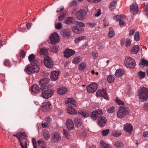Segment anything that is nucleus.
<instances>
[{
	"label": "nucleus",
	"instance_id": "7",
	"mask_svg": "<svg viewBox=\"0 0 148 148\" xmlns=\"http://www.w3.org/2000/svg\"><path fill=\"white\" fill-rule=\"evenodd\" d=\"M96 95L97 97L101 96L103 97L107 100H109V98L107 93L106 89L103 88L102 90H98L96 92Z\"/></svg>",
	"mask_w": 148,
	"mask_h": 148
},
{
	"label": "nucleus",
	"instance_id": "37",
	"mask_svg": "<svg viewBox=\"0 0 148 148\" xmlns=\"http://www.w3.org/2000/svg\"><path fill=\"white\" fill-rule=\"evenodd\" d=\"M139 50V47L138 45H134L132 50V53L134 54H136Z\"/></svg>",
	"mask_w": 148,
	"mask_h": 148
},
{
	"label": "nucleus",
	"instance_id": "12",
	"mask_svg": "<svg viewBox=\"0 0 148 148\" xmlns=\"http://www.w3.org/2000/svg\"><path fill=\"white\" fill-rule=\"evenodd\" d=\"M102 114V111L101 110L98 109L92 112L90 115L91 118L94 120H96L99 117V115Z\"/></svg>",
	"mask_w": 148,
	"mask_h": 148
},
{
	"label": "nucleus",
	"instance_id": "11",
	"mask_svg": "<svg viewBox=\"0 0 148 148\" xmlns=\"http://www.w3.org/2000/svg\"><path fill=\"white\" fill-rule=\"evenodd\" d=\"M60 134L58 132L53 133L52 134L51 140L53 143H56L60 140L61 139Z\"/></svg>",
	"mask_w": 148,
	"mask_h": 148
},
{
	"label": "nucleus",
	"instance_id": "34",
	"mask_svg": "<svg viewBox=\"0 0 148 148\" xmlns=\"http://www.w3.org/2000/svg\"><path fill=\"white\" fill-rule=\"evenodd\" d=\"M116 4V1H114L110 3L109 5V7L110 10H112L115 9Z\"/></svg>",
	"mask_w": 148,
	"mask_h": 148
},
{
	"label": "nucleus",
	"instance_id": "17",
	"mask_svg": "<svg viewBox=\"0 0 148 148\" xmlns=\"http://www.w3.org/2000/svg\"><path fill=\"white\" fill-rule=\"evenodd\" d=\"M50 80L49 78H45L43 79L40 80L39 82V84L44 89H45V86L49 82Z\"/></svg>",
	"mask_w": 148,
	"mask_h": 148
},
{
	"label": "nucleus",
	"instance_id": "19",
	"mask_svg": "<svg viewBox=\"0 0 148 148\" xmlns=\"http://www.w3.org/2000/svg\"><path fill=\"white\" fill-rule=\"evenodd\" d=\"M59 72L57 71L52 72L51 74L50 78L52 81H56L58 78Z\"/></svg>",
	"mask_w": 148,
	"mask_h": 148
},
{
	"label": "nucleus",
	"instance_id": "25",
	"mask_svg": "<svg viewBox=\"0 0 148 148\" xmlns=\"http://www.w3.org/2000/svg\"><path fill=\"white\" fill-rule=\"evenodd\" d=\"M65 102L66 104H72L74 107L76 106V102L74 99L73 98H69L66 99Z\"/></svg>",
	"mask_w": 148,
	"mask_h": 148
},
{
	"label": "nucleus",
	"instance_id": "13",
	"mask_svg": "<svg viewBox=\"0 0 148 148\" xmlns=\"http://www.w3.org/2000/svg\"><path fill=\"white\" fill-rule=\"evenodd\" d=\"M98 122L99 125L101 127H103L106 123V119L104 116H99L98 117Z\"/></svg>",
	"mask_w": 148,
	"mask_h": 148
},
{
	"label": "nucleus",
	"instance_id": "46",
	"mask_svg": "<svg viewBox=\"0 0 148 148\" xmlns=\"http://www.w3.org/2000/svg\"><path fill=\"white\" fill-rule=\"evenodd\" d=\"M114 79V77L112 75H110L108 77L107 80L108 82L110 83H111L113 82Z\"/></svg>",
	"mask_w": 148,
	"mask_h": 148
},
{
	"label": "nucleus",
	"instance_id": "5",
	"mask_svg": "<svg viewBox=\"0 0 148 148\" xmlns=\"http://www.w3.org/2000/svg\"><path fill=\"white\" fill-rule=\"evenodd\" d=\"M54 91L53 90L48 88L43 90L41 95L43 98L48 99L51 97L54 94Z\"/></svg>",
	"mask_w": 148,
	"mask_h": 148
},
{
	"label": "nucleus",
	"instance_id": "49",
	"mask_svg": "<svg viewBox=\"0 0 148 148\" xmlns=\"http://www.w3.org/2000/svg\"><path fill=\"white\" fill-rule=\"evenodd\" d=\"M64 134L66 137L68 139H69L70 138V135L68 132L64 130H63Z\"/></svg>",
	"mask_w": 148,
	"mask_h": 148
},
{
	"label": "nucleus",
	"instance_id": "48",
	"mask_svg": "<svg viewBox=\"0 0 148 148\" xmlns=\"http://www.w3.org/2000/svg\"><path fill=\"white\" fill-rule=\"evenodd\" d=\"M115 110V108L113 106L109 107L107 110L108 112L109 113H113Z\"/></svg>",
	"mask_w": 148,
	"mask_h": 148
},
{
	"label": "nucleus",
	"instance_id": "22",
	"mask_svg": "<svg viewBox=\"0 0 148 148\" xmlns=\"http://www.w3.org/2000/svg\"><path fill=\"white\" fill-rule=\"evenodd\" d=\"M64 21L67 25L73 24L75 23V18L73 17H68L65 19Z\"/></svg>",
	"mask_w": 148,
	"mask_h": 148
},
{
	"label": "nucleus",
	"instance_id": "44",
	"mask_svg": "<svg viewBox=\"0 0 148 148\" xmlns=\"http://www.w3.org/2000/svg\"><path fill=\"white\" fill-rule=\"evenodd\" d=\"M19 134V135L20 136V139H21V140H23V139H24L26 137V134L24 132H18Z\"/></svg>",
	"mask_w": 148,
	"mask_h": 148
},
{
	"label": "nucleus",
	"instance_id": "64",
	"mask_svg": "<svg viewBox=\"0 0 148 148\" xmlns=\"http://www.w3.org/2000/svg\"><path fill=\"white\" fill-rule=\"evenodd\" d=\"M134 10L135 14H136V13H137V12H138V6L137 4H135L134 5Z\"/></svg>",
	"mask_w": 148,
	"mask_h": 148
},
{
	"label": "nucleus",
	"instance_id": "59",
	"mask_svg": "<svg viewBox=\"0 0 148 148\" xmlns=\"http://www.w3.org/2000/svg\"><path fill=\"white\" fill-rule=\"evenodd\" d=\"M77 4V2L73 0L71 1L69 4V6H75Z\"/></svg>",
	"mask_w": 148,
	"mask_h": 148
},
{
	"label": "nucleus",
	"instance_id": "10",
	"mask_svg": "<svg viewBox=\"0 0 148 148\" xmlns=\"http://www.w3.org/2000/svg\"><path fill=\"white\" fill-rule=\"evenodd\" d=\"M97 84L96 83H93L88 85L87 88V90L88 92H93L97 90Z\"/></svg>",
	"mask_w": 148,
	"mask_h": 148
},
{
	"label": "nucleus",
	"instance_id": "6",
	"mask_svg": "<svg viewBox=\"0 0 148 148\" xmlns=\"http://www.w3.org/2000/svg\"><path fill=\"white\" fill-rule=\"evenodd\" d=\"M50 43L55 44L58 43L59 41V37L58 34L56 32L52 33L49 37Z\"/></svg>",
	"mask_w": 148,
	"mask_h": 148
},
{
	"label": "nucleus",
	"instance_id": "43",
	"mask_svg": "<svg viewBox=\"0 0 148 148\" xmlns=\"http://www.w3.org/2000/svg\"><path fill=\"white\" fill-rule=\"evenodd\" d=\"M81 59L79 56H78L74 58L72 61L73 63L77 64L79 63L81 61Z\"/></svg>",
	"mask_w": 148,
	"mask_h": 148
},
{
	"label": "nucleus",
	"instance_id": "61",
	"mask_svg": "<svg viewBox=\"0 0 148 148\" xmlns=\"http://www.w3.org/2000/svg\"><path fill=\"white\" fill-rule=\"evenodd\" d=\"M131 41L130 39H127L126 43L125 46L126 47L130 46L131 43Z\"/></svg>",
	"mask_w": 148,
	"mask_h": 148
},
{
	"label": "nucleus",
	"instance_id": "8",
	"mask_svg": "<svg viewBox=\"0 0 148 148\" xmlns=\"http://www.w3.org/2000/svg\"><path fill=\"white\" fill-rule=\"evenodd\" d=\"M44 64L47 68L51 69L53 66V63L51 58L47 56L44 59Z\"/></svg>",
	"mask_w": 148,
	"mask_h": 148
},
{
	"label": "nucleus",
	"instance_id": "52",
	"mask_svg": "<svg viewBox=\"0 0 148 148\" xmlns=\"http://www.w3.org/2000/svg\"><path fill=\"white\" fill-rule=\"evenodd\" d=\"M115 101L119 105H124V103L123 102L117 98H116Z\"/></svg>",
	"mask_w": 148,
	"mask_h": 148
},
{
	"label": "nucleus",
	"instance_id": "2",
	"mask_svg": "<svg viewBox=\"0 0 148 148\" xmlns=\"http://www.w3.org/2000/svg\"><path fill=\"white\" fill-rule=\"evenodd\" d=\"M124 64L127 68L130 69L133 68L136 65L134 60L130 57L125 58Z\"/></svg>",
	"mask_w": 148,
	"mask_h": 148
},
{
	"label": "nucleus",
	"instance_id": "36",
	"mask_svg": "<svg viewBox=\"0 0 148 148\" xmlns=\"http://www.w3.org/2000/svg\"><path fill=\"white\" fill-rule=\"evenodd\" d=\"M86 66V64L85 63H82L79 65L78 66V69L80 71L83 70L85 69Z\"/></svg>",
	"mask_w": 148,
	"mask_h": 148
},
{
	"label": "nucleus",
	"instance_id": "29",
	"mask_svg": "<svg viewBox=\"0 0 148 148\" xmlns=\"http://www.w3.org/2000/svg\"><path fill=\"white\" fill-rule=\"evenodd\" d=\"M140 65H142V67H144V66H148V60H145L144 58H142L140 61V62L139 63Z\"/></svg>",
	"mask_w": 148,
	"mask_h": 148
},
{
	"label": "nucleus",
	"instance_id": "28",
	"mask_svg": "<svg viewBox=\"0 0 148 148\" xmlns=\"http://www.w3.org/2000/svg\"><path fill=\"white\" fill-rule=\"evenodd\" d=\"M78 114H79L81 115L82 117L84 118L88 116L89 115V114L88 112H87L86 111L81 110L79 111Z\"/></svg>",
	"mask_w": 148,
	"mask_h": 148
},
{
	"label": "nucleus",
	"instance_id": "55",
	"mask_svg": "<svg viewBox=\"0 0 148 148\" xmlns=\"http://www.w3.org/2000/svg\"><path fill=\"white\" fill-rule=\"evenodd\" d=\"M32 143L33 146L34 148H37V145L36 140L34 138H33L32 140Z\"/></svg>",
	"mask_w": 148,
	"mask_h": 148
},
{
	"label": "nucleus",
	"instance_id": "39",
	"mask_svg": "<svg viewBox=\"0 0 148 148\" xmlns=\"http://www.w3.org/2000/svg\"><path fill=\"white\" fill-rule=\"evenodd\" d=\"M100 143L101 148H110V146L106 144L103 141H101L100 142Z\"/></svg>",
	"mask_w": 148,
	"mask_h": 148
},
{
	"label": "nucleus",
	"instance_id": "58",
	"mask_svg": "<svg viewBox=\"0 0 148 148\" xmlns=\"http://www.w3.org/2000/svg\"><path fill=\"white\" fill-rule=\"evenodd\" d=\"M4 65L7 66H10L9 60H5L4 61Z\"/></svg>",
	"mask_w": 148,
	"mask_h": 148
},
{
	"label": "nucleus",
	"instance_id": "23",
	"mask_svg": "<svg viewBox=\"0 0 148 148\" xmlns=\"http://www.w3.org/2000/svg\"><path fill=\"white\" fill-rule=\"evenodd\" d=\"M124 129L126 131L130 133L132 130L133 127L130 124L127 123L124 125Z\"/></svg>",
	"mask_w": 148,
	"mask_h": 148
},
{
	"label": "nucleus",
	"instance_id": "1",
	"mask_svg": "<svg viewBox=\"0 0 148 148\" xmlns=\"http://www.w3.org/2000/svg\"><path fill=\"white\" fill-rule=\"evenodd\" d=\"M37 61L32 62V64L27 65L25 68V71L28 74L34 73H37L39 70L40 67L38 65Z\"/></svg>",
	"mask_w": 148,
	"mask_h": 148
},
{
	"label": "nucleus",
	"instance_id": "31",
	"mask_svg": "<svg viewBox=\"0 0 148 148\" xmlns=\"http://www.w3.org/2000/svg\"><path fill=\"white\" fill-rule=\"evenodd\" d=\"M74 122L76 126L78 127L80 126L82 124L81 120L80 119H78L77 118L75 119Z\"/></svg>",
	"mask_w": 148,
	"mask_h": 148
},
{
	"label": "nucleus",
	"instance_id": "3",
	"mask_svg": "<svg viewBox=\"0 0 148 148\" xmlns=\"http://www.w3.org/2000/svg\"><path fill=\"white\" fill-rule=\"evenodd\" d=\"M139 97L142 99L148 98V89L144 87L141 88L139 90Z\"/></svg>",
	"mask_w": 148,
	"mask_h": 148
},
{
	"label": "nucleus",
	"instance_id": "18",
	"mask_svg": "<svg viewBox=\"0 0 148 148\" xmlns=\"http://www.w3.org/2000/svg\"><path fill=\"white\" fill-rule=\"evenodd\" d=\"M67 89L64 87H60L57 90L58 93L60 95H63L67 93Z\"/></svg>",
	"mask_w": 148,
	"mask_h": 148
},
{
	"label": "nucleus",
	"instance_id": "41",
	"mask_svg": "<svg viewBox=\"0 0 148 148\" xmlns=\"http://www.w3.org/2000/svg\"><path fill=\"white\" fill-rule=\"evenodd\" d=\"M19 134L18 132L16 134H13V136H16L18 139V142L20 143L21 146L22 148H25L24 147H23V145H22V143L21 141V139H20V136L19 135Z\"/></svg>",
	"mask_w": 148,
	"mask_h": 148
},
{
	"label": "nucleus",
	"instance_id": "53",
	"mask_svg": "<svg viewBox=\"0 0 148 148\" xmlns=\"http://www.w3.org/2000/svg\"><path fill=\"white\" fill-rule=\"evenodd\" d=\"M112 134L113 136L115 137H118L121 134V132L115 131L113 132Z\"/></svg>",
	"mask_w": 148,
	"mask_h": 148
},
{
	"label": "nucleus",
	"instance_id": "57",
	"mask_svg": "<svg viewBox=\"0 0 148 148\" xmlns=\"http://www.w3.org/2000/svg\"><path fill=\"white\" fill-rule=\"evenodd\" d=\"M58 46H55L52 47L51 50L53 51L56 52L58 51Z\"/></svg>",
	"mask_w": 148,
	"mask_h": 148
},
{
	"label": "nucleus",
	"instance_id": "32",
	"mask_svg": "<svg viewBox=\"0 0 148 148\" xmlns=\"http://www.w3.org/2000/svg\"><path fill=\"white\" fill-rule=\"evenodd\" d=\"M51 104L49 102H47L45 103L44 106L43 108V109L45 110H49L51 108Z\"/></svg>",
	"mask_w": 148,
	"mask_h": 148
},
{
	"label": "nucleus",
	"instance_id": "54",
	"mask_svg": "<svg viewBox=\"0 0 148 148\" xmlns=\"http://www.w3.org/2000/svg\"><path fill=\"white\" fill-rule=\"evenodd\" d=\"M88 25L89 27H91L92 28H93L97 26V23H88Z\"/></svg>",
	"mask_w": 148,
	"mask_h": 148
},
{
	"label": "nucleus",
	"instance_id": "51",
	"mask_svg": "<svg viewBox=\"0 0 148 148\" xmlns=\"http://www.w3.org/2000/svg\"><path fill=\"white\" fill-rule=\"evenodd\" d=\"M109 132V129L103 130L101 131L102 135L104 136L107 135Z\"/></svg>",
	"mask_w": 148,
	"mask_h": 148
},
{
	"label": "nucleus",
	"instance_id": "35",
	"mask_svg": "<svg viewBox=\"0 0 148 148\" xmlns=\"http://www.w3.org/2000/svg\"><path fill=\"white\" fill-rule=\"evenodd\" d=\"M40 53L41 55H45L47 54L48 51L46 48L43 47L40 49Z\"/></svg>",
	"mask_w": 148,
	"mask_h": 148
},
{
	"label": "nucleus",
	"instance_id": "63",
	"mask_svg": "<svg viewBox=\"0 0 148 148\" xmlns=\"http://www.w3.org/2000/svg\"><path fill=\"white\" fill-rule=\"evenodd\" d=\"M49 124L47 122H45L42 123L41 124V125L42 127L45 128L49 126Z\"/></svg>",
	"mask_w": 148,
	"mask_h": 148
},
{
	"label": "nucleus",
	"instance_id": "33",
	"mask_svg": "<svg viewBox=\"0 0 148 148\" xmlns=\"http://www.w3.org/2000/svg\"><path fill=\"white\" fill-rule=\"evenodd\" d=\"M114 144L116 148H119L124 146L123 144L120 141H118L116 142Z\"/></svg>",
	"mask_w": 148,
	"mask_h": 148
},
{
	"label": "nucleus",
	"instance_id": "50",
	"mask_svg": "<svg viewBox=\"0 0 148 148\" xmlns=\"http://www.w3.org/2000/svg\"><path fill=\"white\" fill-rule=\"evenodd\" d=\"M55 27L56 29H60L62 28V25L59 22L55 24Z\"/></svg>",
	"mask_w": 148,
	"mask_h": 148
},
{
	"label": "nucleus",
	"instance_id": "40",
	"mask_svg": "<svg viewBox=\"0 0 148 148\" xmlns=\"http://www.w3.org/2000/svg\"><path fill=\"white\" fill-rule=\"evenodd\" d=\"M86 38L85 36H82L78 37L77 38H75V42L76 43H78L81 41L84 40Z\"/></svg>",
	"mask_w": 148,
	"mask_h": 148
},
{
	"label": "nucleus",
	"instance_id": "20",
	"mask_svg": "<svg viewBox=\"0 0 148 148\" xmlns=\"http://www.w3.org/2000/svg\"><path fill=\"white\" fill-rule=\"evenodd\" d=\"M124 73V71L123 69H119L116 71L115 73V75L117 77H121L123 75Z\"/></svg>",
	"mask_w": 148,
	"mask_h": 148
},
{
	"label": "nucleus",
	"instance_id": "47",
	"mask_svg": "<svg viewBox=\"0 0 148 148\" xmlns=\"http://www.w3.org/2000/svg\"><path fill=\"white\" fill-rule=\"evenodd\" d=\"M5 74H0V81L3 83L5 81Z\"/></svg>",
	"mask_w": 148,
	"mask_h": 148
},
{
	"label": "nucleus",
	"instance_id": "26",
	"mask_svg": "<svg viewBox=\"0 0 148 148\" xmlns=\"http://www.w3.org/2000/svg\"><path fill=\"white\" fill-rule=\"evenodd\" d=\"M43 136L44 138L46 140H48L50 137L49 132L47 130L45 129L42 132Z\"/></svg>",
	"mask_w": 148,
	"mask_h": 148
},
{
	"label": "nucleus",
	"instance_id": "4",
	"mask_svg": "<svg viewBox=\"0 0 148 148\" xmlns=\"http://www.w3.org/2000/svg\"><path fill=\"white\" fill-rule=\"evenodd\" d=\"M128 110V108L126 107L120 106L117 112V116L120 118L124 117L127 114Z\"/></svg>",
	"mask_w": 148,
	"mask_h": 148
},
{
	"label": "nucleus",
	"instance_id": "21",
	"mask_svg": "<svg viewBox=\"0 0 148 148\" xmlns=\"http://www.w3.org/2000/svg\"><path fill=\"white\" fill-rule=\"evenodd\" d=\"M66 125L67 128L69 130H72L73 128V123L71 119L68 118L67 119Z\"/></svg>",
	"mask_w": 148,
	"mask_h": 148
},
{
	"label": "nucleus",
	"instance_id": "15",
	"mask_svg": "<svg viewBox=\"0 0 148 148\" xmlns=\"http://www.w3.org/2000/svg\"><path fill=\"white\" fill-rule=\"evenodd\" d=\"M71 29L73 32L77 34L82 33L84 31L83 28L77 26H74L71 28Z\"/></svg>",
	"mask_w": 148,
	"mask_h": 148
},
{
	"label": "nucleus",
	"instance_id": "62",
	"mask_svg": "<svg viewBox=\"0 0 148 148\" xmlns=\"http://www.w3.org/2000/svg\"><path fill=\"white\" fill-rule=\"evenodd\" d=\"M119 24L121 27H122L125 25V23L124 21L122 19H120L119 21Z\"/></svg>",
	"mask_w": 148,
	"mask_h": 148
},
{
	"label": "nucleus",
	"instance_id": "42",
	"mask_svg": "<svg viewBox=\"0 0 148 148\" xmlns=\"http://www.w3.org/2000/svg\"><path fill=\"white\" fill-rule=\"evenodd\" d=\"M138 75L139 78L140 79H142L145 77V72L140 71L138 73Z\"/></svg>",
	"mask_w": 148,
	"mask_h": 148
},
{
	"label": "nucleus",
	"instance_id": "9",
	"mask_svg": "<svg viewBox=\"0 0 148 148\" xmlns=\"http://www.w3.org/2000/svg\"><path fill=\"white\" fill-rule=\"evenodd\" d=\"M86 14V11L83 9L80 10L77 12V17L80 20H84L85 18Z\"/></svg>",
	"mask_w": 148,
	"mask_h": 148
},
{
	"label": "nucleus",
	"instance_id": "60",
	"mask_svg": "<svg viewBox=\"0 0 148 148\" xmlns=\"http://www.w3.org/2000/svg\"><path fill=\"white\" fill-rule=\"evenodd\" d=\"M45 120L49 124L51 123L52 121L51 119L49 117L46 118L45 119Z\"/></svg>",
	"mask_w": 148,
	"mask_h": 148
},
{
	"label": "nucleus",
	"instance_id": "16",
	"mask_svg": "<svg viewBox=\"0 0 148 148\" xmlns=\"http://www.w3.org/2000/svg\"><path fill=\"white\" fill-rule=\"evenodd\" d=\"M43 90V88L41 86L39 87V86L36 84H34L31 88L32 91L35 93H37L40 91V90Z\"/></svg>",
	"mask_w": 148,
	"mask_h": 148
},
{
	"label": "nucleus",
	"instance_id": "30",
	"mask_svg": "<svg viewBox=\"0 0 148 148\" xmlns=\"http://www.w3.org/2000/svg\"><path fill=\"white\" fill-rule=\"evenodd\" d=\"M109 30V33L108 35V36L109 38H111L114 36L115 33L112 27H110Z\"/></svg>",
	"mask_w": 148,
	"mask_h": 148
},
{
	"label": "nucleus",
	"instance_id": "56",
	"mask_svg": "<svg viewBox=\"0 0 148 148\" xmlns=\"http://www.w3.org/2000/svg\"><path fill=\"white\" fill-rule=\"evenodd\" d=\"M62 35L64 36H70V33L68 32L66 30H64L62 31Z\"/></svg>",
	"mask_w": 148,
	"mask_h": 148
},
{
	"label": "nucleus",
	"instance_id": "27",
	"mask_svg": "<svg viewBox=\"0 0 148 148\" xmlns=\"http://www.w3.org/2000/svg\"><path fill=\"white\" fill-rule=\"evenodd\" d=\"M67 112L68 113L74 114L76 113V111L75 109L72 107L69 106L67 109Z\"/></svg>",
	"mask_w": 148,
	"mask_h": 148
},
{
	"label": "nucleus",
	"instance_id": "14",
	"mask_svg": "<svg viewBox=\"0 0 148 148\" xmlns=\"http://www.w3.org/2000/svg\"><path fill=\"white\" fill-rule=\"evenodd\" d=\"M75 53V51L71 49H68L65 50L63 52L64 57L68 58L73 55Z\"/></svg>",
	"mask_w": 148,
	"mask_h": 148
},
{
	"label": "nucleus",
	"instance_id": "38",
	"mask_svg": "<svg viewBox=\"0 0 148 148\" xmlns=\"http://www.w3.org/2000/svg\"><path fill=\"white\" fill-rule=\"evenodd\" d=\"M35 58V56L33 54H31L28 57V60L29 61L31 62V64H32V62L34 61H37L34 60Z\"/></svg>",
	"mask_w": 148,
	"mask_h": 148
},
{
	"label": "nucleus",
	"instance_id": "24",
	"mask_svg": "<svg viewBox=\"0 0 148 148\" xmlns=\"http://www.w3.org/2000/svg\"><path fill=\"white\" fill-rule=\"evenodd\" d=\"M38 148H47L46 144L42 139H40L38 141Z\"/></svg>",
	"mask_w": 148,
	"mask_h": 148
},
{
	"label": "nucleus",
	"instance_id": "45",
	"mask_svg": "<svg viewBox=\"0 0 148 148\" xmlns=\"http://www.w3.org/2000/svg\"><path fill=\"white\" fill-rule=\"evenodd\" d=\"M134 39L136 41H138L140 39V36L138 32H136L134 35Z\"/></svg>",
	"mask_w": 148,
	"mask_h": 148
}]
</instances>
